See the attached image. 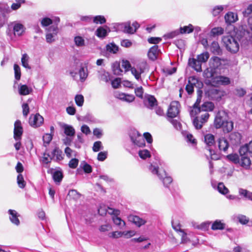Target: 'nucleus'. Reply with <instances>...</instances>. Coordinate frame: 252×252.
<instances>
[{"label":"nucleus","instance_id":"nucleus-1","mask_svg":"<svg viewBox=\"0 0 252 252\" xmlns=\"http://www.w3.org/2000/svg\"><path fill=\"white\" fill-rule=\"evenodd\" d=\"M214 108V104L211 102H206L200 107H195L190 111L191 117H195L193 120V124L196 129H200L204 123H206L209 117L208 111H212Z\"/></svg>","mask_w":252,"mask_h":252},{"label":"nucleus","instance_id":"nucleus-2","mask_svg":"<svg viewBox=\"0 0 252 252\" xmlns=\"http://www.w3.org/2000/svg\"><path fill=\"white\" fill-rule=\"evenodd\" d=\"M60 21L59 17L50 16L48 17V42L54 41L57 38Z\"/></svg>","mask_w":252,"mask_h":252},{"label":"nucleus","instance_id":"nucleus-3","mask_svg":"<svg viewBox=\"0 0 252 252\" xmlns=\"http://www.w3.org/2000/svg\"><path fill=\"white\" fill-rule=\"evenodd\" d=\"M222 41L226 49L231 53H236L239 51V43L233 36L230 35L223 36Z\"/></svg>","mask_w":252,"mask_h":252},{"label":"nucleus","instance_id":"nucleus-4","mask_svg":"<svg viewBox=\"0 0 252 252\" xmlns=\"http://www.w3.org/2000/svg\"><path fill=\"white\" fill-rule=\"evenodd\" d=\"M150 170L153 174H157L160 180H162L164 186L168 187V185L172 182V179L170 176H167L164 170H158V167L151 164L149 167Z\"/></svg>","mask_w":252,"mask_h":252},{"label":"nucleus","instance_id":"nucleus-5","mask_svg":"<svg viewBox=\"0 0 252 252\" xmlns=\"http://www.w3.org/2000/svg\"><path fill=\"white\" fill-rule=\"evenodd\" d=\"M148 67V64L146 61H142L138 63L136 66L131 68V73L134 76L137 80L141 78V74L143 73Z\"/></svg>","mask_w":252,"mask_h":252},{"label":"nucleus","instance_id":"nucleus-6","mask_svg":"<svg viewBox=\"0 0 252 252\" xmlns=\"http://www.w3.org/2000/svg\"><path fill=\"white\" fill-rule=\"evenodd\" d=\"M129 136L131 141L134 145L139 147L145 146V140L138 131L136 130H132Z\"/></svg>","mask_w":252,"mask_h":252},{"label":"nucleus","instance_id":"nucleus-7","mask_svg":"<svg viewBox=\"0 0 252 252\" xmlns=\"http://www.w3.org/2000/svg\"><path fill=\"white\" fill-rule=\"evenodd\" d=\"M52 175V178L55 183L59 185L63 178V172L62 170L58 167L57 168H51L48 171Z\"/></svg>","mask_w":252,"mask_h":252},{"label":"nucleus","instance_id":"nucleus-8","mask_svg":"<svg viewBox=\"0 0 252 252\" xmlns=\"http://www.w3.org/2000/svg\"><path fill=\"white\" fill-rule=\"evenodd\" d=\"M180 104L178 101H172L168 109L167 116L173 118L177 116L179 113Z\"/></svg>","mask_w":252,"mask_h":252},{"label":"nucleus","instance_id":"nucleus-9","mask_svg":"<svg viewBox=\"0 0 252 252\" xmlns=\"http://www.w3.org/2000/svg\"><path fill=\"white\" fill-rule=\"evenodd\" d=\"M226 114L224 111H219L217 114L215 121L214 126L216 128L221 127L223 124L226 121Z\"/></svg>","mask_w":252,"mask_h":252},{"label":"nucleus","instance_id":"nucleus-10","mask_svg":"<svg viewBox=\"0 0 252 252\" xmlns=\"http://www.w3.org/2000/svg\"><path fill=\"white\" fill-rule=\"evenodd\" d=\"M23 132L21 121L19 120L14 123V138L16 141H20Z\"/></svg>","mask_w":252,"mask_h":252},{"label":"nucleus","instance_id":"nucleus-11","mask_svg":"<svg viewBox=\"0 0 252 252\" xmlns=\"http://www.w3.org/2000/svg\"><path fill=\"white\" fill-rule=\"evenodd\" d=\"M43 118L39 114H36L34 115H32L29 119L30 125L34 127H37L43 123Z\"/></svg>","mask_w":252,"mask_h":252},{"label":"nucleus","instance_id":"nucleus-12","mask_svg":"<svg viewBox=\"0 0 252 252\" xmlns=\"http://www.w3.org/2000/svg\"><path fill=\"white\" fill-rule=\"evenodd\" d=\"M134 235L133 231H114L108 234V236L110 238L117 239L121 237L123 235L126 237V238H130Z\"/></svg>","mask_w":252,"mask_h":252},{"label":"nucleus","instance_id":"nucleus-13","mask_svg":"<svg viewBox=\"0 0 252 252\" xmlns=\"http://www.w3.org/2000/svg\"><path fill=\"white\" fill-rule=\"evenodd\" d=\"M198 82V80L194 76L190 77L188 80V83L186 85V90L189 94H192L194 92V87Z\"/></svg>","mask_w":252,"mask_h":252},{"label":"nucleus","instance_id":"nucleus-14","mask_svg":"<svg viewBox=\"0 0 252 252\" xmlns=\"http://www.w3.org/2000/svg\"><path fill=\"white\" fill-rule=\"evenodd\" d=\"M115 96L122 100L127 102H131L134 101L135 97L133 95L126 94L125 93L117 92L115 94Z\"/></svg>","mask_w":252,"mask_h":252},{"label":"nucleus","instance_id":"nucleus-15","mask_svg":"<svg viewBox=\"0 0 252 252\" xmlns=\"http://www.w3.org/2000/svg\"><path fill=\"white\" fill-rule=\"evenodd\" d=\"M213 79L214 82L219 85L226 86L230 84L231 82L229 78L222 75L217 76Z\"/></svg>","mask_w":252,"mask_h":252},{"label":"nucleus","instance_id":"nucleus-16","mask_svg":"<svg viewBox=\"0 0 252 252\" xmlns=\"http://www.w3.org/2000/svg\"><path fill=\"white\" fill-rule=\"evenodd\" d=\"M188 64L197 72H200L202 71V64L199 62L197 59L189 58L188 61Z\"/></svg>","mask_w":252,"mask_h":252},{"label":"nucleus","instance_id":"nucleus-17","mask_svg":"<svg viewBox=\"0 0 252 252\" xmlns=\"http://www.w3.org/2000/svg\"><path fill=\"white\" fill-rule=\"evenodd\" d=\"M47 135V133H46L45 135L43 136V146L45 148V150L44 152L41 153V156L40 157V161L41 163L42 164L43 166L47 168V157H46V152L47 151V142L45 141V136Z\"/></svg>","mask_w":252,"mask_h":252},{"label":"nucleus","instance_id":"nucleus-18","mask_svg":"<svg viewBox=\"0 0 252 252\" xmlns=\"http://www.w3.org/2000/svg\"><path fill=\"white\" fill-rule=\"evenodd\" d=\"M229 139L232 145H237L241 143V135L239 132H232L229 135Z\"/></svg>","mask_w":252,"mask_h":252},{"label":"nucleus","instance_id":"nucleus-19","mask_svg":"<svg viewBox=\"0 0 252 252\" xmlns=\"http://www.w3.org/2000/svg\"><path fill=\"white\" fill-rule=\"evenodd\" d=\"M159 53V50L158 46L154 45L152 46L149 50L148 56L149 59L152 61L156 60Z\"/></svg>","mask_w":252,"mask_h":252},{"label":"nucleus","instance_id":"nucleus-20","mask_svg":"<svg viewBox=\"0 0 252 252\" xmlns=\"http://www.w3.org/2000/svg\"><path fill=\"white\" fill-rule=\"evenodd\" d=\"M51 158L59 161L63 159V157L62 151L58 147H56L51 153Z\"/></svg>","mask_w":252,"mask_h":252},{"label":"nucleus","instance_id":"nucleus-21","mask_svg":"<svg viewBox=\"0 0 252 252\" xmlns=\"http://www.w3.org/2000/svg\"><path fill=\"white\" fill-rule=\"evenodd\" d=\"M218 144L219 150L226 153L229 148V144L227 140L224 138H220L218 140Z\"/></svg>","mask_w":252,"mask_h":252},{"label":"nucleus","instance_id":"nucleus-22","mask_svg":"<svg viewBox=\"0 0 252 252\" xmlns=\"http://www.w3.org/2000/svg\"><path fill=\"white\" fill-rule=\"evenodd\" d=\"M145 104L148 108L152 109L157 105V101L154 96L148 95L145 100Z\"/></svg>","mask_w":252,"mask_h":252},{"label":"nucleus","instance_id":"nucleus-23","mask_svg":"<svg viewBox=\"0 0 252 252\" xmlns=\"http://www.w3.org/2000/svg\"><path fill=\"white\" fill-rule=\"evenodd\" d=\"M129 220L133 222L138 227L144 225L146 221L137 216H130L128 217Z\"/></svg>","mask_w":252,"mask_h":252},{"label":"nucleus","instance_id":"nucleus-24","mask_svg":"<svg viewBox=\"0 0 252 252\" xmlns=\"http://www.w3.org/2000/svg\"><path fill=\"white\" fill-rule=\"evenodd\" d=\"M8 213L10 215L9 219L10 221L14 224L18 225L20 224V220L18 218V215L17 212L14 210L9 209Z\"/></svg>","mask_w":252,"mask_h":252},{"label":"nucleus","instance_id":"nucleus-25","mask_svg":"<svg viewBox=\"0 0 252 252\" xmlns=\"http://www.w3.org/2000/svg\"><path fill=\"white\" fill-rule=\"evenodd\" d=\"M240 155L241 158L239 162H240L241 166L246 168L249 167L251 164V161L247 156V153L243 152Z\"/></svg>","mask_w":252,"mask_h":252},{"label":"nucleus","instance_id":"nucleus-26","mask_svg":"<svg viewBox=\"0 0 252 252\" xmlns=\"http://www.w3.org/2000/svg\"><path fill=\"white\" fill-rule=\"evenodd\" d=\"M62 128L64 130V133L67 136L69 137H72L74 136L75 131L72 126L67 124H63Z\"/></svg>","mask_w":252,"mask_h":252},{"label":"nucleus","instance_id":"nucleus-27","mask_svg":"<svg viewBox=\"0 0 252 252\" xmlns=\"http://www.w3.org/2000/svg\"><path fill=\"white\" fill-rule=\"evenodd\" d=\"M107 29L109 30V28L107 27L106 28L103 27H99L95 31L96 35L100 38H104L107 36L108 32ZM109 31L110 30H109Z\"/></svg>","mask_w":252,"mask_h":252},{"label":"nucleus","instance_id":"nucleus-28","mask_svg":"<svg viewBox=\"0 0 252 252\" xmlns=\"http://www.w3.org/2000/svg\"><path fill=\"white\" fill-rule=\"evenodd\" d=\"M210 50L214 54L220 55L221 54V50L218 42L213 41L210 46Z\"/></svg>","mask_w":252,"mask_h":252},{"label":"nucleus","instance_id":"nucleus-29","mask_svg":"<svg viewBox=\"0 0 252 252\" xmlns=\"http://www.w3.org/2000/svg\"><path fill=\"white\" fill-rule=\"evenodd\" d=\"M238 19L237 14L233 12H228L225 15V20L228 23H232L236 22Z\"/></svg>","mask_w":252,"mask_h":252},{"label":"nucleus","instance_id":"nucleus-30","mask_svg":"<svg viewBox=\"0 0 252 252\" xmlns=\"http://www.w3.org/2000/svg\"><path fill=\"white\" fill-rule=\"evenodd\" d=\"M225 223L220 220H215L212 224L211 228L214 230H223L225 228Z\"/></svg>","mask_w":252,"mask_h":252},{"label":"nucleus","instance_id":"nucleus-31","mask_svg":"<svg viewBox=\"0 0 252 252\" xmlns=\"http://www.w3.org/2000/svg\"><path fill=\"white\" fill-rule=\"evenodd\" d=\"M221 127L224 133H228L233 128V123L232 121H228L226 120L223 124Z\"/></svg>","mask_w":252,"mask_h":252},{"label":"nucleus","instance_id":"nucleus-32","mask_svg":"<svg viewBox=\"0 0 252 252\" xmlns=\"http://www.w3.org/2000/svg\"><path fill=\"white\" fill-rule=\"evenodd\" d=\"M204 141L208 146H213L215 144V137L212 134H207L204 136Z\"/></svg>","mask_w":252,"mask_h":252},{"label":"nucleus","instance_id":"nucleus-33","mask_svg":"<svg viewBox=\"0 0 252 252\" xmlns=\"http://www.w3.org/2000/svg\"><path fill=\"white\" fill-rule=\"evenodd\" d=\"M31 91L32 89L29 88L26 85H19V93L21 95H26L29 94Z\"/></svg>","mask_w":252,"mask_h":252},{"label":"nucleus","instance_id":"nucleus-34","mask_svg":"<svg viewBox=\"0 0 252 252\" xmlns=\"http://www.w3.org/2000/svg\"><path fill=\"white\" fill-rule=\"evenodd\" d=\"M180 33L181 34L190 33L194 30V27L191 24H189L188 26H184L180 28Z\"/></svg>","mask_w":252,"mask_h":252},{"label":"nucleus","instance_id":"nucleus-35","mask_svg":"<svg viewBox=\"0 0 252 252\" xmlns=\"http://www.w3.org/2000/svg\"><path fill=\"white\" fill-rule=\"evenodd\" d=\"M15 35L20 36L24 32V26L21 24H16L13 28Z\"/></svg>","mask_w":252,"mask_h":252},{"label":"nucleus","instance_id":"nucleus-36","mask_svg":"<svg viewBox=\"0 0 252 252\" xmlns=\"http://www.w3.org/2000/svg\"><path fill=\"white\" fill-rule=\"evenodd\" d=\"M122 28H124V32L126 33L132 34L135 32V30H134L129 23H126L122 24Z\"/></svg>","mask_w":252,"mask_h":252},{"label":"nucleus","instance_id":"nucleus-37","mask_svg":"<svg viewBox=\"0 0 252 252\" xmlns=\"http://www.w3.org/2000/svg\"><path fill=\"white\" fill-rule=\"evenodd\" d=\"M106 49L110 53L115 54L118 52L119 47L114 43H111L106 45Z\"/></svg>","mask_w":252,"mask_h":252},{"label":"nucleus","instance_id":"nucleus-38","mask_svg":"<svg viewBox=\"0 0 252 252\" xmlns=\"http://www.w3.org/2000/svg\"><path fill=\"white\" fill-rule=\"evenodd\" d=\"M209 54L207 52H203L200 55H197V59L201 64L206 63L209 58Z\"/></svg>","mask_w":252,"mask_h":252},{"label":"nucleus","instance_id":"nucleus-39","mask_svg":"<svg viewBox=\"0 0 252 252\" xmlns=\"http://www.w3.org/2000/svg\"><path fill=\"white\" fill-rule=\"evenodd\" d=\"M112 220L114 223L117 226H119L120 228H123L125 226V222L122 220L118 216H113Z\"/></svg>","mask_w":252,"mask_h":252},{"label":"nucleus","instance_id":"nucleus-40","mask_svg":"<svg viewBox=\"0 0 252 252\" xmlns=\"http://www.w3.org/2000/svg\"><path fill=\"white\" fill-rule=\"evenodd\" d=\"M79 74L81 82H84L88 77V70L86 67H82L79 69Z\"/></svg>","mask_w":252,"mask_h":252},{"label":"nucleus","instance_id":"nucleus-41","mask_svg":"<svg viewBox=\"0 0 252 252\" xmlns=\"http://www.w3.org/2000/svg\"><path fill=\"white\" fill-rule=\"evenodd\" d=\"M29 56L27 54H24L21 59L22 64L25 68L30 69L31 67L29 64Z\"/></svg>","mask_w":252,"mask_h":252},{"label":"nucleus","instance_id":"nucleus-42","mask_svg":"<svg viewBox=\"0 0 252 252\" xmlns=\"http://www.w3.org/2000/svg\"><path fill=\"white\" fill-rule=\"evenodd\" d=\"M14 70L15 80L17 81L20 80L21 76V69L17 64L15 63L14 64Z\"/></svg>","mask_w":252,"mask_h":252},{"label":"nucleus","instance_id":"nucleus-43","mask_svg":"<svg viewBox=\"0 0 252 252\" xmlns=\"http://www.w3.org/2000/svg\"><path fill=\"white\" fill-rule=\"evenodd\" d=\"M93 21L96 24H103L106 22V19L103 16L98 15L93 17Z\"/></svg>","mask_w":252,"mask_h":252},{"label":"nucleus","instance_id":"nucleus-44","mask_svg":"<svg viewBox=\"0 0 252 252\" xmlns=\"http://www.w3.org/2000/svg\"><path fill=\"white\" fill-rule=\"evenodd\" d=\"M74 41L77 47H82L85 45V40L80 36H77L74 37Z\"/></svg>","mask_w":252,"mask_h":252},{"label":"nucleus","instance_id":"nucleus-45","mask_svg":"<svg viewBox=\"0 0 252 252\" xmlns=\"http://www.w3.org/2000/svg\"><path fill=\"white\" fill-rule=\"evenodd\" d=\"M218 190L221 194H226L229 192L228 189L223 183H219L218 185Z\"/></svg>","mask_w":252,"mask_h":252},{"label":"nucleus","instance_id":"nucleus-46","mask_svg":"<svg viewBox=\"0 0 252 252\" xmlns=\"http://www.w3.org/2000/svg\"><path fill=\"white\" fill-rule=\"evenodd\" d=\"M113 71L114 73L117 75H120L123 72L120 68V64L118 63H115L113 64Z\"/></svg>","mask_w":252,"mask_h":252},{"label":"nucleus","instance_id":"nucleus-47","mask_svg":"<svg viewBox=\"0 0 252 252\" xmlns=\"http://www.w3.org/2000/svg\"><path fill=\"white\" fill-rule=\"evenodd\" d=\"M75 101L77 106L81 107L84 104V96L82 94H77L75 96Z\"/></svg>","mask_w":252,"mask_h":252},{"label":"nucleus","instance_id":"nucleus-48","mask_svg":"<svg viewBox=\"0 0 252 252\" xmlns=\"http://www.w3.org/2000/svg\"><path fill=\"white\" fill-rule=\"evenodd\" d=\"M68 196L73 199H77L79 198L80 194L76 190L71 189L69 191Z\"/></svg>","mask_w":252,"mask_h":252},{"label":"nucleus","instance_id":"nucleus-49","mask_svg":"<svg viewBox=\"0 0 252 252\" xmlns=\"http://www.w3.org/2000/svg\"><path fill=\"white\" fill-rule=\"evenodd\" d=\"M223 32V29L221 27L213 28L211 31V34L213 36L222 34Z\"/></svg>","mask_w":252,"mask_h":252},{"label":"nucleus","instance_id":"nucleus-50","mask_svg":"<svg viewBox=\"0 0 252 252\" xmlns=\"http://www.w3.org/2000/svg\"><path fill=\"white\" fill-rule=\"evenodd\" d=\"M252 153V141H251L246 147H242L240 149V154H242L243 152Z\"/></svg>","mask_w":252,"mask_h":252},{"label":"nucleus","instance_id":"nucleus-51","mask_svg":"<svg viewBox=\"0 0 252 252\" xmlns=\"http://www.w3.org/2000/svg\"><path fill=\"white\" fill-rule=\"evenodd\" d=\"M64 153L68 158H70L72 156L76 157L77 155V152L75 151L72 150L68 147L65 148Z\"/></svg>","mask_w":252,"mask_h":252},{"label":"nucleus","instance_id":"nucleus-52","mask_svg":"<svg viewBox=\"0 0 252 252\" xmlns=\"http://www.w3.org/2000/svg\"><path fill=\"white\" fill-rule=\"evenodd\" d=\"M139 157L142 159H146L151 157L150 152L147 150H140L138 152Z\"/></svg>","mask_w":252,"mask_h":252},{"label":"nucleus","instance_id":"nucleus-53","mask_svg":"<svg viewBox=\"0 0 252 252\" xmlns=\"http://www.w3.org/2000/svg\"><path fill=\"white\" fill-rule=\"evenodd\" d=\"M17 183L20 188H24L26 186V182L22 174H19L17 176Z\"/></svg>","mask_w":252,"mask_h":252},{"label":"nucleus","instance_id":"nucleus-54","mask_svg":"<svg viewBox=\"0 0 252 252\" xmlns=\"http://www.w3.org/2000/svg\"><path fill=\"white\" fill-rule=\"evenodd\" d=\"M227 158L235 163L240 162L239 157L237 154H230L227 156Z\"/></svg>","mask_w":252,"mask_h":252},{"label":"nucleus","instance_id":"nucleus-55","mask_svg":"<svg viewBox=\"0 0 252 252\" xmlns=\"http://www.w3.org/2000/svg\"><path fill=\"white\" fill-rule=\"evenodd\" d=\"M179 33H180V32H179L178 30H176L165 34L164 35V37L165 39H171L179 35Z\"/></svg>","mask_w":252,"mask_h":252},{"label":"nucleus","instance_id":"nucleus-56","mask_svg":"<svg viewBox=\"0 0 252 252\" xmlns=\"http://www.w3.org/2000/svg\"><path fill=\"white\" fill-rule=\"evenodd\" d=\"M211 60H213V66L214 68H218L221 64V59L218 57H212Z\"/></svg>","mask_w":252,"mask_h":252},{"label":"nucleus","instance_id":"nucleus-57","mask_svg":"<svg viewBox=\"0 0 252 252\" xmlns=\"http://www.w3.org/2000/svg\"><path fill=\"white\" fill-rule=\"evenodd\" d=\"M103 148L101 141H98L95 142L93 147V150L94 152H96Z\"/></svg>","mask_w":252,"mask_h":252},{"label":"nucleus","instance_id":"nucleus-58","mask_svg":"<svg viewBox=\"0 0 252 252\" xmlns=\"http://www.w3.org/2000/svg\"><path fill=\"white\" fill-rule=\"evenodd\" d=\"M252 192L250 191L243 189H239V193L240 195H242L246 197V198L249 199V196H250Z\"/></svg>","mask_w":252,"mask_h":252},{"label":"nucleus","instance_id":"nucleus-59","mask_svg":"<svg viewBox=\"0 0 252 252\" xmlns=\"http://www.w3.org/2000/svg\"><path fill=\"white\" fill-rule=\"evenodd\" d=\"M79 160L76 158H72L68 163V166L70 168L75 169L78 166Z\"/></svg>","mask_w":252,"mask_h":252},{"label":"nucleus","instance_id":"nucleus-60","mask_svg":"<svg viewBox=\"0 0 252 252\" xmlns=\"http://www.w3.org/2000/svg\"><path fill=\"white\" fill-rule=\"evenodd\" d=\"M237 219L239 220V221L243 224H247L249 221V219L245 215H239L237 217Z\"/></svg>","mask_w":252,"mask_h":252},{"label":"nucleus","instance_id":"nucleus-61","mask_svg":"<svg viewBox=\"0 0 252 252\" xmlns=\"http://www.w3.org/2000/svg\"><path fill=\"white\" fill-rule=\"evenodd\" d=\"M107 213L113 215V216H118L120 215V212L119 210L114 209L110 207H107Z\"/></svg>","mask_w":252,"mask_h":252},{"label":"nucleus","instance_id":"nucleus-62","mask_svg":"<svg viewBox=\"0 0 252 252\" xmlns=\"http://www.w3.org/2000/svg\"><path fill=\"white\" fill-rule=\"evenodd\" d=\"M235 94L239 97H243L246 94V91L243 88H238L235 89Z\"/></svg>","mask_w":252,"mask_h":252},{"label":"nucleus","instance_id":"nucleus-63","mask_svg":"<svg viewBox=\"0 0 252 252\" xmlns=\"http://www.w3.org/2000/svg\"><path fill=\"white\" fill-rule=\"evenodd\" d=\"M223 9L222 6H217L215 7L212 11V13L214 16H216L218 15Z\"/></svg>","mask_w":252,"mask_h":252},{"label":"nucleus","instance_id":"nucleus-64","mask_svg":"<svg viewBox=\"0 0 252 252\" xmlns=\"http://www.w3.org/2000/svg\"><path fill=\"white\" fill-rule=\"evenodd\" d=\"M122 66L125 69V71H127L131 69V64L129 61L127 60H123L122 62Z\"/></svg>","mask_w":252,"mask_h":252}]
</instances>
